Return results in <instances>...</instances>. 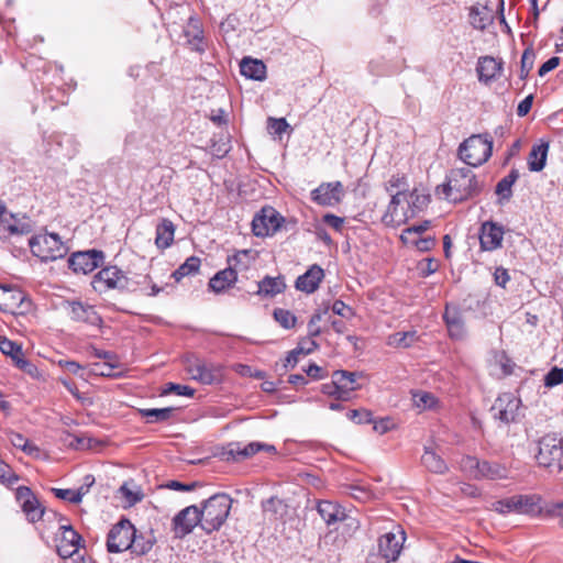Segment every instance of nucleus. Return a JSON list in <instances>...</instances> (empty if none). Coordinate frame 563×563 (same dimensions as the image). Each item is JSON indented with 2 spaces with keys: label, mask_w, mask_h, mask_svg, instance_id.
<instances>
[{
  "label": "nucleus",
  "mask_w": 563,
  "mask_h": 563,
  "mask_svg": "<svg viewBox=\"0 0 563 563\" xmlns=\"http://www.w3.org/2000/svg\"><path fill=\"white\" fill-rule=\"evenodd\" d=\"M504 239V229L501 225L486 221L482 224L479 231V243L483 251H494L501 246Z\"/></svg>",
  "instance_id": "19"
},
{
  "label": "nucleus",
  "mask_w": 563,
  "mask_h": 563,
  "mask_svg": "<svg viewBox=\"0 0 563 563\" xmlns=\"http://www.w3.org/2000/svg\"><path fill=\"white\" fill-rule=\"evenodd\" d=\"M323 277V269L319 265H312L305 274L297 278L296 288L307 294H311L318 289Z\"/></svg>",
  "instance_id": "24"
},
{
  "label": "nucleus",
  "mask_w": 563,
  "mask_h": 563,
  "mask_svg": "<svg viewBox=\"0 0 563 563\" xmlns=\"http://www.w3.org/2000/svg\"><path fill=\"white\" fill-rule=\"evenodd\" d=\"M331 310L333 313L345 319H352L355 316L354 310L350 306L345 305L342 300H335L331 306Z\"/></svg>",
  "instance_id": "60"
},
{
  "label": "nucleus",
  "mask_w": 563,
  "mask_h": 563,
  "mask_svg": "<svg viewBox=\"0 0 563 563\" xmlns=\"http://www.w3.org/2000/svg\"><path fill=\"white\" fill-rule=\"evenodd\" d=\"M518 169L512 168L507 176L497 183L495 192L499 196L500 200H509L512 197V186L518 180Z\"/></svg>",
  "instance_id": "35"
},
{
  "label": "nucleus",
  "mask_w": 563,
  "mask_h": 563,
  "mask_svg": "<svg viewBox=\"0 0 563 563\" xmlns=\"http://www.w3.org/2000/svg\"><path fill=\"white\" fill-rule=\"evenodd\" d=\"M15 497L21 503L23 512L31 522H36L48 515L45 509L41 506L40 501L33 495L32 490L26 486H20L16 489Z\"/></svg>",
  "instance_id": "16"
},
{
  "label": "nucleus",
  "mask_w": 563,
  "mask_h": 563,
  "mask_svg": "<svg viewBox=\"0 0 563 563\" xmlns=\"http://www.w3.org/2000/svg\"><path fill=\"white\" fill-rule=\"evenodd\" d=\"M136 529L128 519H121L108 533L107 549L110 553H120L129 550L133 543Z\"/></svg>",
  "instance_id": "9"
},
{
  "label": "nucleus",
  "mask_w": 563,
  "mask_h": 563,
  "mask_svg": "<svg viewBox=\"0 0 563 563\" xmlns=\"http://www.w3.org/2000/svg\"><path fill=\"white\" fill-rule=\"evenodd\" d=\"M69 314L74 321L85 322L90 325H100L102 323V318L92 306L84 305L79 301H73L69 303Z\"/></svg>",
  "instance_id": "22"
},
{
  "label": "nucleus",
  "mask_w": 563,
  "mask_h": 563,
  "mask_svg": "<svg viewBox=\"0 0 563 563\" xmlns=\"http://www.w3.org/2000/svg\"><path fill=\"white\" fill-rule=\"evenodd\" d=\"M430 202V196L424 194H419L417 190H413L410 194L409 207L411 208V217L423 210L428 203Z\"/></svg>",
  "instance_id": "44"
},
{
  "label": "nucleus",
  "mask_w": 563,
  "mask_h": 563,
  "mask_svg": "<svg viewBox=\"0 0 563 563\" xmlns=\"http://www.w3.org/2000/svg\"><path fill=\"white\" fill-rule=\"evenodd\" d=\"M520 404L519 398L511 393H505L495 400L490 410L494 412L495 419L508 424L516 421Z\"/></svg>",
  "instance_id": "14"
},
{
  "label": "nucleus",
  "mask_w": 563,
  "mask_h": 563,
  "mask_svg": "<svg viewBox=\"0 0 563 563\" xmlns=\"http://www.w3.org/2000/svg\"><path fill=\"white\" fill-rule=\"evenodd\" d=\"M417 340L416 331L396 332L388 336V344L395 347H409Z\"/></svg>",
  "instance_id": "41"
},
{
  "label": "nucleus",
  "mask_w": 563,
  "mask_h": 563,
  "mask_svg": "<svg viewBox=\"0 0 563 563\" xmlns=\"http://www.w3.org/2000/svg\"><path fill=\"white\" fill-rule=\"evenodd\" d=\"M241 74L253 80L263 81L266 78V65L255 58L244 57L240 63Z\"/></svg>",
  "instance_id": "27"
},
{
  "label": "nucleus",
  "mask_w": 563,
  "mask_h": 563,
  "mask_svg": "<svg viewBox=\"0 0 563 563\" xmlns=\"http://www.w3.org/2000/svg\"><path fill=\"white\" fill-rule=\"evenodd\" d=\"M534 53L532 49H525L521 56L520 78L526 79L533 67Z\"/></svg>",
  "instance_id": "50"
},
{
  "label": "nucleus",
  "mask_w": 563,
  "mask_h": 563,
  "mask_svg": "<svg viewBox=\"0 0 563 563\" xmlns=\"http://www.w3.org/2000/svg\"><path fill=\"white\" fill-rule=\"evenodd\" d=\"M537 461L551 472L563 471V437L556 433L543 435L538 442Z\"/></svg>",
  "instance_id": "5"
},
{
  "label": "nucleus",
  "mask_w": 563,
  "mask_h": 563,
  "mask_svg": "<svg viewBox=\"0 0 563 563\" xmlns=\"http://www.w3.org/2000/svg\"><path fill=\"white\" fill-rule=\"evenodd\" d=\"M261 450H265L269 453L276 452V449L274 445L261 443V442H251L249 444H244V460L253 456Z\"/></svg>",
  "instance_id": "52"
},
{
  "label": "nucleus",
  "mask_w": 563,
  "mask_h": 563,
  "mask_svg": "<svg viewBox=\"0 0 563 563\" xmlns=\"http://www.w3.org/2000/svg\"><path fill=\"white\" fill-rule=\"evenodd\" d=\"M443 319L452 339L462 340L465 336V321L462 311L456 306L446 305Z\"/></svg>",
  "instance_id": "21"
},
{
  "label": "nucleus",
  "mask_w": 563,
  "mask_h": 563,
  "mask_svg": "<svg viewBox=\"0 0 563 563\" xmlns=\"http://www.w3.org/2000/svg\"><path fill=\"white\" fill-rule=\"evenodd\" d=\"M283 218L273 208L266 207L257 213L252 221V230L256 236L274 234L282 225Z\"/></svg>",
  "instance_id": "11"
},
{
  "label": "nucleus",
  "mask_w": 563,
  "mask_h": 563,
  "mask_svg": "<svg viewBox=\"0 0 563 563\" xmlns=\"http://www.w3.org/2000/svg\"><path fill=\"white\" fill-rule=\"evenodd\" d=\"M19 481V476L12 471L10 465L0 459V483L12 486Z\"/></svg>",
  "instance_id": "49"
},
{
  "label": "nucleus",
  "mask_w": 563,
  "mask_h": 563,
  "mask_svg": "<svg viewBox=\"0 0 563 563\" xmlns=\"http://www.w3.org/2000/svg\"><path fill=\"white\" fill-rule=\"evenodd\" d=\"M408 245L416 246L421 252H427L435 245V239L433 238H413L412 242Z\"/></svg>",
  "instance_id": "62"
},
{
  "label": "nucleus",
  "mask_w": 563,
  "mask_h": 563,
  "mask_svg": "<svg viewBox=\"0 0 563 563\" xmlns=\"http://www.w3.org/2000/svg\"><path fill=\"white\" fill-rule=\"evenodd\" d=\"M29 246L32 254L42 262H53L63 258L68 252V247L56 233L34 235L29 240Z\"/></svg>",
  "instance_id": "6"
},
{
  "label": "nucleus",
  "mask_w": 563,
  "mask_h": 563,
  "mask_svg": "<svg viewBox=\"0 0 563 563\" xmlns=\"http://www.w3.org/2000/svg\"><path fill=\"white\" fill-rule=\"evenodd\" d=\"M386 191L391 194L394 189L402 190L405 192V189L407 187L406 177L404 175H393L390 179L385 185Z\"/></svg>",
  "instance_id": "59"
},
{
  "label": "nucleus",
  "mask_w": 563,
  "mask_h": 563,
  "mask_svg": "<svg viewBox=\"0 0 563 563\" xmlns=\"http://www.w3.org/2000/svg\"><path fill=\"white\" fill-rule=\"evenodd\" d=\"M321 391H322V394L333 397L336 400H343V401L347 400L346 395H343L341 393L339 385L335 384V380L333 378H332L331 383H327L321 386Z\"/></svg>",
  "instance_id": "55"
},
{
  "label": "nucleus",
  "mask_w": 563,
  "mask_h": 563,
  "mask_svg": "<svg viewBox=\"0 0 563 563\" xmlns=\"http://www.w3.org/2000/svg\"><path fill=\"white\" fill-rule=\"evenodd\" d=\"M549 142L541 141L534 144L528 155L527 163L530 172H541L548 158Z\"/></svg>",
  "instance_id": "28"
},
{
  "label": "nucleus",
  "mask_w": 563,
  "mask_h": 563,
  "mask_svg": "<svg viewBox=\"0 0 563 563\" xmlns=\"http://www.w3.org/2000/svg\"><path fill=\"white\" fill-rule=\"evenodd\" d=\"M33 227L25 218H18L13 213H8L7 217L0 220V239L7 240L12 235H26L31 233Z\"/></svg>",
  "instance_id": "18"
},
{
  "label": "nucleus",
  "mask_w": 563,
  "mask_h": 563,
  "mask_svg": "<svg viewBox=\"0 0 563 563\" xmlns=\"http://www.w3.org/2000/svg\"><path fill=\"white\" fill-rule=\"evenodd\" d=\"M362 374L357 372H349V371H335L332 374V378L335 380V384L339 385V388L343 395H346L347 400L350 399V394L356 389H358L357 378L361 377Z\"/></svg>",
  "instance_id": "26"
},
{
  "label": "nucleus",
  "mask_w": 563,
  "mask_h": 563,
  "mask_svg": "<svg viewBox=\"0 0 563 563\" xmlns=\"http://www.w3.org/2000/svg\"><path fill=\"white\" fill-rule=\"evenodd\" d=\"M232 506V499L224 493L214 494L199 507L201 529L206 533L219 530L227 521Z\"/></svg>",
  "instance_id": "2"
},
{
  "label": "nucleus",
  "mask_w": 563,
  "mask_h": 563,
  "mask_svg": "<svg viewBox=\"0 0 563 563\" xmlns=\"http://www.w3.org/2000/svg\"><path fill=\"white\" fill-rule=\"evenodd\" d=\"M492 22V16L487 8L472 7L470 10V23L479 31H483Z\"/></svg>",
  "instance_id": "36"
},
{
  "label": "nucleus",
  "mask_w": 563,
  "mask_h": 563,
  "mask_svg": "<svg viewBox=\"0 0 563 563\" xmlns=\"http://www.w3.org/2000/svg\"><path fill=\"white\" fill-rule=\"evenodd\" d=\"M406 533L400 526H394L389 532L382 534L377 541L378 554H369L368 563H391L398 560Z\"/></svg>",
  "instance_id": "4"
},
{
  "label": "nucleus",
  "mask_w": 563,
  "mask_h": 563,
  "mask_svg": "<svg viewBox=\"0 0 563 563\" xmlns=\"http://www.w3.org/2000/svg\"><path fill=\"white\" fill-rule=\"evenodd\" d=\"M257 294L264 297H274L283 292L286 288V284L282 276H266L257 283Z\"/></svg>",
  "instance_id": "31"
},
{
  "label": "nucleus",
  "mask_w": 563,
  "mask_h": 563,
  "mask_svg": "<svg viewBox=\"0 0 563 563\" xmlns=\"http://www.w3.org/2000/svg\"><path fill=\"white\" fill-rule=\"evenodd\" d=\"M200 267V260L196 256H191L185 261L174 273L173 277L176 282H180L184 277L197 273Z\"/></svg>",
  "instance_id": "40"
},
{
  "label": "nucleus",
  "mask_w": 563,
  "mask_h": 563,
  "mask_svg": "<svg viewBox=\"0 0 563 563\" xmlns=\"http://www.w3.org/2000/svg\"><path fill=\"white\" fill-rule=\"evenodd\" d=\"M501 69L503 62L497 60L492 56L481 57L477 62L476 70L478 74V79L485 84L496 79L500 75Z\"/></svg>",
  "instance_id": "23"
},
{
  "label": "nucleus",
  "mask_w": 563,
  "mask_h": 563,
  "mask_svg": "<svg viewBox=\"0 0 563 563\" xmlns=\"http://www.w3.org/2000/svg\"><path fill=\"white\" fill-rule=\"evenodd\" d=\"M183 33L186 38V44L192 51L198 53H203L206 51L203 29L198 18L190 16Z\"/></svg>",
  "instance_id": "20"
},
{
  "label": "nucleus",
  "mask_w": 563,
  "mask_h": 563,
  "mask_svg": "<svg viewBox=\"0 0 563 563\" xmlns=\"http://www.w3.org/2000/svg\"><path fill=\"white\" fill-rule=\"evenodd\" d=\"M285 504L277 497H271L263 503V511L265 514H269L272 516L282 515V511L285 509Z\"/></svg>",
  "instance_id": "51"
},
{
  "label": "nucleus",
  "mask_w": 563,
  "mask_h": 563,
  "mask_svg": "<svg viewBox=\"0 0 563 563\" xmlns=\"http://www.w3.org/2000/svg\"><path fill=\"white\" fill-rule=\"evenodd\" d=\"M430 227V221H423L421 224L412 225L402 231L400 239L405 244L412 242L413 238L427 231Z\"/></svg>",
  "instance_id": "46"
},
{
  "label": "nucleus",
  "mask_w": 563,
  "mask_h": 563,
  "mask_svg": "<svg viewBox=\"0 0 563 563\" xmlns=\"http://www.w3.org/2000/svg\"><path fill=\"white\" fill-rule=\"evenodd\" d=\"M252 261H254L252 251H239L233 256L228 257V267L234 268L235 275L238 276V272L246 271L250 267Z\"/></svg>",
  "instance_id": "37"
},
{
  "label": "nucleus",
  "mask_w": 563,
  "mask_h": 563,
  "mask_svg": "<svg viewBox=\"0 0 563 563\" xmlns=\"http://www.w3.org/2000/svg\"><path fill=\"white\" fill-rule=\"evenodd\" d=\"M92 288L97 292H106L110 289L135 291L137 283L130 279L119 267L107 266L99 271L92 282Z\"/></svg>",
  "instance_id": "7"
},
{
  "label": "nucleus",
  "mask_w": 563,
  "mask_h": 563,
  "mask_svg": "<svg viewBox=\"0 0 563 563\" xmlns=\"http://www.w3.org/2000/svg\"><path fill=\"white\" fill-rule=\"evenodd\" d=\"M197 526L201 528L199 507L196 505H190L181 509L172 520V531L176 539H184L186 536L190 534Z\"/></svg>",
  "instance_id": "10"
},
{
  "label": "nucleus",
  "mask_w": 563,
  "mask_h": 563,
  "mask_svg": "<svg viewBox=\"0 0 563 563\" xmlns=\"http://www.w3.org/2000/svg\"><path fill=\"white\" fill-rule=\"evenodd\" d=\"M175 225L168 219H163L156 227L155 244L158 249H167L174 241Z\"/></svg>",
  "instance_id": "32"
},
{
  "label": "nucleus",
  "mask_w": 563,
  "mask_h": 563,
  "mask_svg": "<svg viewBox=\"0 0 563 563\" xmlns=\"http://www.w3.org/2000/svg\"><path fill=\"white\" fill-rule=\"evenodd\" d=\"M329 311V307L324 309L317 310L310 318L308 322V334L309 336H318L321 333V329L318 327V323L322 320L323 316Z\"/></svg>",
  "instance_id": "48"
},
{
  "label": "nucleus",
  "mask_w": 563,
  "mask_h": 563,
  "mask_svg": "<svg viewBox=\"0 0 563 563\" xmlns=\"http://www.w3.org/2000/svg\"><path fill=\"white\" fill-rule=\"evenodd\" d=\"M199 484L197 482H192L190 484H184L178 481H168L166 484H164L162 487L168 488L172 490L177 492H191L194 490Z\"/></svg>",
  "instance_id": "61"
},
{
  "label": "nucleus",
  "mask_w": 563,
  "mask_h": 563,
  "mask_svg": "<svg viewBox=\"0 0 563 563\" xmlns=\"http://www.w3.org/2000/svg\"><path fill=\"white\" fill-rule=\"evenodd\" d=\"M273 314L276 322L284 329H292L296 325V316L287 309L276 308Z\"/></svg>",
  "instance_id": "42"
},
{
  "label": "nucleus",
  "mask_w": 563,
  "mask_h": 563,
  "mask_svg": "<svg viewBox=\"0 0 563 563\" xmlns=\"http://www.w3.org/2000/svg\"><path fill=\"white\" fill-rule=\"evenodd\" d=\"M104 261L102 251L88 250L76 252L68 258V266L74 273L89 274L101 266Z\"/></svg>",
  "instance_id": "12"
},
{
  "label": "nucleus",
  "mask_w": 563,
  "mask_h": 563,
  "mask_svg": "<svg viewBox=\"0 0 563 563\" xmlns=\"http://www.w3.org/2000/svg\"><path fill=\"white\" fill-rule=\"evenodd\" d=\"M0 351L4 355L10 356L16 366L19 365V360L24 358L21 345L5 336H0Z\"/></svg>",
  "instance_id": "39"
},
{
  "label": "nucleus",
  "mask_w": 563,
  "mask_h": 563,
  "mask_svg": "<svg viewBox=\"0 0 563 563\" xmlns=\"http://www.w3.org/2000/svg\"><path fill=\"white\" fill-rule=\"evenodd\" d=\"M492 510L500 514L531 515L540 510L538 499L531 495H514L492 504Z\"/></svg>",
  "instance_id": "8"
},
{
  "label": "nucleus",
  "mask_w": 563,
  "mask_h": 563,
  "mask_svg": "<svg viewBox=\"0 0 563 563\" xmlns=\"http://www.w3.org/2000/svg\"><path fill=\"white\" fill-rule=\"evenodd\" d=\"M22 292L8 287H0V310L14 312V309L22 302Z\"/></svg>",
  "instance_id": "33"
},
{
  "label": "nucleus",
  "mask_w": 563,
  "mask_h": 563,
  "mask_svg": "<svg viewBox=\"0 0 563 563\" xmlns=\"http://www.w3.org/2000/svg\"><path fill=\"white\" fill-rule=\"evenodd\" d=\"M343 192L341 181L322 183L311 191V200L319 206L333 207L341 201Z\"/></svg>",
  "instance_id": "15"
},
{
  "label": "nucleus",
  "mask_w": 563,
  "mask_h": 563,
  "mask_svg": "<svg viewBox=\"0 0 563 563\" xmlns=\"http://www.w3.org/2000/svg\"><path fill=\"white\" fill-rule=\"evenodd\" d=\"M175 412V408L166 407V408H151V409H140L139 413L147 419V422H164L169 420Z\"/></svg>",
  "instance_id": "38"
},
{
  "label": "nucleus",
  "mask_w": 563,
  "mask_h": 563,
  "mask_svg": "<svg viewBox=\"0 0 563 563\" xmlns=\"http://www.w3.org/2000/svg\"><path fill=\"white\" fill-rule=\"evenodd\" d=\"M224 454L228 456V460L232 459L233 461H242L244 460V444L240 442H231L229 443Z\"/></svg>",
  "instance_id": "58"
},
{
  "label": "nucleus",
  "mask_w": 563,
  "mask_h": 563,
  "mask_svg": "<svg viewBox=\"0 0 563 563\" xmlns=\"http://www.w3.org/2000/svg\"><path fill=\"white\" fill-rule=\"evenodd\" d=\"M563 383V368L553 367L550 372L544 376V385L547 387H554Z\"/></svg>",
  "instance_id": "56"
},
{
  "label": "nucleus",
  "mask_w": 563,
  "mask_h": 563,
  "mask_svg": "<svg viewBox=\"0 0 563 563\" xmlns=\"http://www.w3.org/2000/svg\"><path fill=\"white\" fill-rule=\"evenodd\" d=\"M312 338L313 336H309L299 342L297 350L300 354L308 355L318 347V343Z\"/></svg>",
  "instance_id": "64"
},
{
  "label": "nucleus",
  "mask_w": 563,
  "mask_h": 563,
  "mask_svg": "<svg viewBox=\"0 0 563 563\" xmlns=\"http://www.w3.org/2000/svg\"><path fill=\"white\" fill-rule=\"evenodd\" d=\"M95 484V477L90 474L84 477V484L73 494V504H79L82 497L89 492L90 487Z\"/></svg>",
  "instance_id": "53"
},
{
  "label": "nucleus",
  "mask_w": 563,
  "mask_h": 563,
  "mask_svg": "<svg viewBox=\"0 0 563 563\" xmlns=\"http://www.w3.org/2000/svg\"><path fill=\"white\" fill-rule=\"evenodd\" d=\"M267 128L273 134L282 135L289 128V124L284 118H268Z\"/></svg>",
  "instance_id": "57"
},
{
  "label": "nucleus",
  "mask_w": 563,
  "mask_h": 563,
  "mask_svg": "<svg viewBox=\"0 0 563 563\" xmlns=\"http://www.w3.org/2000/svg\"><path fill=\"white\" fill-rule=\"evenodd\" d=\"M236 277L234 268L227 267L209 280V288L217 294L222 292L236 282Z\"/></svg>",
  "instance_id": "30"
},
{
  "label": "nucleus",
  "mask_w": 563,
  "mask_h": 563,
  "mask_svg": "<svg viewBox=\"0 0 563 563\" xmlns=\"http://www.w3.org/2000/svg\"><path fill=\"white\" fill-rule=\"evenodd\" d=\"M421 463L427 470L435 474H444L448 471V465L444 460L430 448H424Z\"/></svg>",
  "instance_id": "34"
},
{
  "label": "nucleus",
  "mask_w": 563,
  "mask_h": 563,
  "mask_svg": "<svg viewBox=\"0 0 563 563\" xmlns=\"http://www.w3.org/2000/svg\"><path fill=\"white\" fill-rule=\"evenodd\" d=\"M152 547L153 542L151 540H146L143 536H137L135 532L133 543L129 550L136 555H144L151 551Z\"/></svg>",
  "instance_id": "45"
},
{
  "label": "nucleus",
  "mask_w": 563,
  "mask_h": 563,
  "mask_svg": "<svg viewBox=\"0 0 563 563\" xmlns=\"http://www.w3.org/2000/svg\"><path fill=\"white\" fill-rule=\"evenodd\" d=\"M493 139L489 134H474L459 146V157L467 165L476 167L492 156Z\"/></svg>",
  "instance_id": "3"
},
{
  "label": "nucleus",
  "mask_w": 563,
  "mask_h": 563,
  "mask_svg": "<svg viewBox=\"0 0 563 563\" xmlns=\"http://www.w3.org/2000/svg\"><path fill=\"white\" fill-rule=\"evenodd\" d=\"M195 390L187 385H179L175 383H168L163 390V394H176L178 396L191 397Z\"/></svg>",
  "instance_id": "54"
},
{
  "label": "nucleus",
  "mask_w": 563,
  "mask_h": 563,
  "mask_svg": "<svg viewBox=\"0 0 563 563\" xmlns=\"http://www.w3.org/2000/svg\"><path fill=\"white\" fill-rule=\"evenodd\" d=\"M9 440L14 448L21 449L23 452L27 454L38 452V449L35 445L31 444L29 440L24 438L21 433L11 432L9 435Z\"/></svg>",
  "instance_id": "43"
},
{
  "label": "nucleus",
  "mask_w": 563,
  "mask_h": 563,
  "mask_svg": "<svg viewBox=\"0 0 563 563\" xmlns=\"http://www.w3.org/2000/svg\"><path fill=\"white\" fill-rule=\"evenodd\" d=\"M60 537L57 539L56 551L63 559H69L79 552L82 547L81 536L70 525H60Z\"/></svg>",
  "instance_id": "13"
},
{
  "label": "nucleus",
  "mask_w": 563,
  "mask_h": 563,
  "mask_svg": "<svg viewBox=\"0 0 563 563\" xmlns=\"http://www.w3.org/2000/svg\"><path fill=\"white\" fill-rule=\"evenodd\" d=\"M317 510L328 526L344 521L347 517L344 508L329 500H321Z\"/></svg>",
  "instance_id": "25"
},
{
  "label": "nucleus",
  "mask_w": 563,
  "mask_h": 563,
  "mask_svg": "<svg viewBox=\"0 0 563 563\" xmlns=\"http://www.w3.org/2000/svg\"><path fill=\"white\" fill-rule=\"evenodd\" d=\"M452 202H461L477 196L482 185L476 175L466 167L453 168L446 176V183L437 188Z\"/></svg>",
  "instance_id": "1"
},
{
  "label": "nucleus",
  "mask_w": 563,
  "mask_h": 563,
  "mask_svg": "<svg viewBox=\"0 0 563 563\" xmlns=\"http://www.w3.org/2000/svg\"><path fill=\"white\" fill-rule=\"evenodd\" d=\"M187 371L191 375L192 379L206 385L219 383L222 376L220 366L201 361L190 363Z\"/></svg>",
  "instance_id": "17"
},
{
  "label": "nucleus",
  "mask_w": 563,
  "mask_h": 563,
  "mask_svg": "<svg viewBox=\"0 0 563 563\" xmlns=\"http://www.w3.org/2000/svg\"><path fill=\"white\" fill-rule=\"evenodd\" d=\"M481 461L473 456H464L461 461V467L463 471H468L470 474L474 477L475 472H478V465Z\"/></svg>",
  "instance_id": "63"
},
{
  "label": "nucleus",
  "mask_w": 563,
  "mask_h": 563,
  "mask_svg": "<svg viewBox=\"0 0 563 563\" xmlns=\"http://www.w3.org/2000/svg\"><path fill=\"white\" fill-rule=\"evenodd\" d=\"M474 477L492 481L503 479L508 477V470L499 463L482 461L478 465V472H475Z\"/></svg>",
  "instance_id": "29"
},
{
  "label": "nucleus",
  "mask_w": 563,
  "mask_h": 563,
  "mask_svg": "<svg viewBox=\"0 0 563 563\" xmlns=\"http://www.w3.org/2000/svg\"><path fill=\"white\" fill-rule=\"evenodd\" d=\"M413 404L419 409H429L435 405V398L427 391H417L412 395Z\"/></svg>",
  "instance_id": "47"
}]
</instances>
